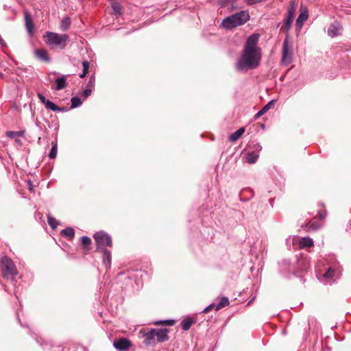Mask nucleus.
<instances>
[{
    "mask_svg": "<svg viewBox=\"0 0 351 351\" xmlns=\"http://www.w3.org/2000/svg\"><path fill=\"white\" fill-rule=\"evenodd\" d=\"M259 36L258 34H253L247 38L241 56L236 63L235 68L237 71L254 69L259 65L262 58L261 49L258 47Z\"/></svg>",
    "mask_w": 351,
    "mask_h": 351,
    "instance_id": "1",
    "label": "nucleus"
},
{
    "mask_svg": "<svg viewBox=\"0 0 351 351\" xmlns=\"http://www.w3.org/2000/svg\"><path fill=\"white\" fill-rule=\"evenodd\" d=\"M167 328H143L139 331V335L143 338V343L147 346L154 347L157 343L164 342L169 339Z\"/></svg>",
    "mask_w": 351,
    "mask_h": 351,
    "instance_id": "2",
    "label": "nucleus"
},
{
    "mask_svg": "<svg viewBox=\"0 0 351 351\" xmlns=\"http://www.w3.org/2000/svg\"><path fill=\"white\" fill-rule=\"evenodd\" d=\"M279 266L280 272L287 278H290L291 275L298 276L306 268L304 261L302 259L293 263L285 259L279 263Z\"/></svg>",
    "mask_w": 351,
    "mask_h": 351,
    "instance_id": "3",
    "label": "nucleus"
},
{
    "mask_svg": "<svg viewBox=\"0 0 351 351\" xmlns=\"http://www.w3.org/2000/svg\"><path fill=\"white\" fill-rule=\"evenodd\" d=\"M45 43L50 47L65 49L69 41V36L66 34H60L52 32H46L43 36Z\"/></svg>",
    "mask_w": 351,
    "mask_h": 351,
    "instance_id": "4",
    "label": "nucleus"
},
{
    "mask_svg": "<svg viewBox=\"0 0 351 351\" xmlns=\"http://www.w3.org/2000/svg\"><path fill=\"white\" fill-rule=\"evenodd\" d=\"M341 271L342 268L339 263H335L329 266L324 274L317 275V278L324 285H330L340 278Z\"/></svg>",
    "mask_w": 351,
    "mask_h": 351,
    "instance_id": "5",
    "label": "nucleus"
},
{
    "mask_svg": "<svg viewBox=\"0 0 351 351\" xmlns=\"http://www.w3.org/2000/svg\"><path fill=\"white\" fill-rule=\"evenodd\" d=\"M250 19L247 11H241L225 18L222 21V26L228 29H231L245 23Z\"/></svg>",
    "mask_w": 351,
    "mask_h": 351,
    "instance_id": "6",
    "label": "nucleus"
},
{
    "mask_svg": "<svg viewBox=\"0 0 351 351\" xmlns=\"http://www.w3.org/2000/svg\"><path fill=\"white\" fill-rule=\"evenodd\" d=\"M0 267L2 276L5 279L14 280L18 275V270L14 263L7 256L1 258Z\"/></svg>",
    "mask_w": 351,
    "mask_h": 351,
    "instance_id": "7",
    "label": "nucleus"
},
{
    "mask_svg": "<svg viewBox=\"0 0 351 351\" xmlns=\"http://www.w3.org/2000/svg\"><path fill=\"white\" fill-rule=\"evenodd\" d=\"M93 238L97 245V250H103L106 247L112 245L110 236L103 231L96 232L93 235Z\"/></svg>",
    "mask_w": 351,
    "mask_h": 351,
    "instance_id": "8",
    "label": "nucleus"
},
{
    "mask_svg": "<svg viewBox=\"0 0 351 351\" xmlns=\"http://www.w3.org/2000/svg\"><path fill=\"white\" fill-rule=\"evenodd\" d=\"M295 13V1L291 0L290 5L288 8L287 16L284 19L283 25L281 26L280 29L283 32H288L290 29L293 23Z\"/></svg>",
    "mask_w": 351,
    "mask_h": 351,
    "instance_id": "9",
    "label": "nucleus"
},
{
    "mask_svg": "<svg viewBox=\"0 0 351 351\" xmlns=\"http://www.w3.org/2000/svg\"><path fill=\"white\" fill-rule=\"evenodd\" d=\"M308 10L306 6L301 5L300 8V14L295 22V29L297 31H300L304 23L308 19Z\"/></svg>",
    "mask_w": 351,
    "mask_h": 351,
    "instance_id": "10",
    "label": "nucleus"
},
{
    "mask_svg": "<svg viewBox=\"0 0 351 351\" xmlns=\"http://www.w3.org/2000/svg\"><path fill=\"white\" fill-rule=\"evenodd\" d=\"M291 47L289 46L288 40L286 38L282 45V63L288 65L292 62Z\"/></svg>",
    "mask_w": 351,
    "mask_h": 351,
    "instance_id": "11",
    "label": "nucleus"
},
{
    "mask_svg": "<svg viewBox=\"0 0 351 351\" xmlns=\"http://www.w3.org/2000/svg\"><path fill=\"white\" fill-rule=\"evenodd\" d=\"M114 347L119 351H126L132 346V342L127 338H120L113 343Z\"/></svg>",
    "mask_w": 351,
    "mask_h": 351,
    "instance_id": "12",
    "label": "nucleus"
},
{
    "mask_svg": "<svg viewBox=\"0 0 351 351\" xmlns=\"http://www.w3.org/2000/svg\"><path fill=\"white\" fill-rule=\"evenodd\" d=\"M34 55L38 59L45 62H49L51 60L49 52L47 51V49H45L44 48H40V49H35Z\"/></svg>",
    "mask_w": 351,
    "mask_h": 351,
    "instance_id": "13",
    "label": "nucleus"
},
{
    "mask_svg": "<svg viewBox=\"0 0 351 351\" xmlns=\"http://www.w3.org/2000/svg\"><path fill=\"white\" fill-rule=\"evenodd\" d=\"M25 23L29 35L32 36L34 34V24L31 15L27 12L25 13Z\"/></svg>",
    "mask_w": 351,
    "mask_h": 351,
    "instance_id": "14",
    "label": "nucleus"
},
{
    "mask_svg": "<svg viewBox=\"0 0 351 351\" xmlns=\"http://www.w3.org/2000/svg\"><path fill=\"white\" fill-rule=\"evenodd\" d=\"M341 27L338 23H332L328 28V34L331 37H335L340 34Z\"/></svg>",
    "mask_w": 351,
    "mask_h": 351,
    "instance_id": "15",
    "label": "nucleus"
},
{
    "mask_svg": "<svg viewBox=\"0 0 351 351\" xmlns=\"http://www.w3.org/2000/svg\"><path fill=\"white\" fill-rule=\"evenodd\" d=\"M276 103V100H271L268 102L262 109H261L254 116V119H257L264 114H265L269 110L272 108L274 106Z\"/></svg>",
    "mask_w": 351,
    "mask_h": 351,
    "instance_id": "16",
    "label": "nucleus"
},
{
    "mask_svg": "<svg viewBox=\"0 0 351 351\" xmlns=\"http://www.w3.org/2000/svg\"><path fill=\"white\" fill-rule=\"evenodd\" d=\"M91 239L90 238L84 236L81 238V244L82 250L85 253L89 252L91 249Z\"/></svg>",
    "mask_w": 351,
    "mask_h": 351,
    "instance_id": "17",
    "label": "nucleus"
},
{
    "mask_svg": "<svg viewBox=\"0 0 351 351\" xmlns=\"http://www.w3.org/2000/svg\"><path fill=\"white\" fill-rule=\"evenodd\" d=\"M313 245V241L310 237H302L299 241V247L300 249L308 248Z\"/></svg>",
    "mask_w": 351,
    "mask_h": 351,
    "instance_id": "18",
    "label": "nucleus"
},
{
    "mask_svg": "<svg viewBox=\"0 0 351 351\" xmlns=\"http://www.w3.org/2000/svg\"><path fill=\"white\" fill-rule=\"evenodd\" d=\"M195 322V319L189 317H186L180 323V326L183 330H188L191 325Z\"/></svg>",
    "mask_w": 351,
    "mask_h": 351,
    "instance_id": "19",
    "label": "nucleus"
},
{
    "mask_svg": "<svg viewBox=\"0 0 351 351\" xmlns=\"http://www.w3.org/2000/svg\"><path fill=\"white\" fill-rule=\"evenodd\" d=\"M60 234L68 240H72L75 237V230L73 228L69 227L62 230Z\"/></svg>",
    "mask_w": 351,
    "mask_h": 351,
    "instance_id": "20",
    "label": "nucleus"
},
{
    "mask_svg": "<svg viewBox=\"0 0 351 351\" xmlns=\"http://www.w3.org/2000/svg\"><path fill=\"white\" fill-rule=\"evenodd\" d=\"M244 132H245V128L242 127V128H239V130H237L234 133H232L229 136V140L232 142H234V141H237L243 134Z\"/></svg>",
    "mask_w": 351,
    "mask_h": 351,
    "instance_id": "21",
    "label": "nucleus"
},
{
    "mask_svg": "<svg viewBox=\"0 0 351 351\" xmlns=\"http://www.w3.org/2000/svg\"><path fill=\"white\" fill-rule=\"evenodd\" d=\"M71 24V18L69 16L64 17L61 21L60 29L62 31H67L70 28Z\"/></svg>",
    "mask_w": 351,
    "mask_h": 351,
    "instance_id": "22",
    "label": "nucleus"
},
{
    "mask_svg": "<svg viewBox=\"0 0 351 351\" xmlns=\"http://www.w3.org/2000/svg\"><path fill=\"white\" fill-rule=\"evenodd\" d=\"M258 158V154L254 152H248L245 156L246 161L248 163H255Z\"/></svg>",
    "mask_w": 351,
    "mask_h": 351,
    "instance_id": "23",
    "label": "nucleus"
},
{
    "mask_svg": "<svg viewBox=\"0 0 351 351\" xmlns=\"http://www.w3.org/2000/svg\"><path fill=\"white\" fill-rule=\"evenodd\" d=\"M56 90H61V89L64 88L66 86V78L64 76L56 78Z\"/></svg>",
    "mask_w": 351,
    "mask_h": 351,
    "instance_id": "24",
    "label": "nucleus"
},
{
    "mask_svg": "<svg viewBox=\"0 0 351 351\" xmlns=\"http://www.w3.org/2000/svg\"><path fill=\"white\" fill-rule=\"evenodd\" d=\"M103 262L104 264L106 265V267L109 266L111 263V254L110 252L108 250H103Z\"/></svg>",
    "mask_w": 351,
    "mask_h": 351,
    "instance_id": "25",
    "label": "nucleus"
},
{
    "mask_svg": "<svg viewBox=\"0 0 351 351\" xmlns=\"http://www.w3.org/2000/svg\"><path fill=\"white\" fill-rule=\"evenodd\" d=\"M230 304L229 300L227 297H222L219 302L216 305V311H218L225 306H228Z\"/></svg>",
    "mask_w": 351,
    "mask_h": 351,
    "instance_id": "26",
    "label": "nucleus"
},
{
    "mask_svg": "<svg viewBox=\"0 0 351 351\" xmlns=\"http://www.w3.org/2000/svg\"><path fill=\"white\" fill-rule=\"evenodd\" d=\"M45 108L47 109H49V110H53L54 112H56V111H62V109L60 107H58L57 105H56L53 102L48 100L47 101H46V104L45 105Z\"/></svg>",
    "mask_w": 351,
    "mask_h": 351,
    "instance_id": "27",
    "label": "nucleus"
},
{
    "mask_svg": "<svg viewBox=\"0 0 351 351\" xmlns=\"http://www.w3.org/2000/svg\"><path fill=\"white\" fill-rule=\"evenodd\" d=\"M82 65H83V72L80 75V77L81 78H84L87 75L88 72L89 67H90V63L88 61H84L82 62Z\"/></svg>",
    "mask_w": 351,
    "mask_h": 351,
    "instance_id": "28",
    "label": "nucleus"
},
{
    "mask_svg": "<svg viewBox=\"0 0 351 351\" xmlns=\"http://www.w3.org/2000/svg\"><path fill=\"white\" fill-rule=\"evenodd\" d=\"M112 8L113 10L114 14L116 15H120L121 12V6L117 2H114L112 3Z\"/></svg>",
    "mask_w": 351,
    "mask_h": 351,
    "instance_id": "29",
    "label": "nucleus"
},
{
    "mask_svg": "<svg viewBox=\"0 0 351 351\" xmlns=\"http://www.w3.org/2000/svg\"><path fill=\"white\" fill-rule=\"evenodd\" d=\"M58 146L56 143L53 144V146L51 149V151L49 154V157L50 158H55L57 155Z\"/></svg>",
    "mask_w": 351,
    "mask_h": 351,
    "instance_id": "30",
    "label": "nucleus"
},
{
    "mask_svg": "<svg viewBox=\"0 0 351 351\" xmlns=\"http://www.w3.org/2000/svg\"><path fill=\"white\" fill-rule=\"evenodd\" d=\"M71 107L76 108L82 104V101L79 97H74L71 98Z\"/></svg>",
    "mask_w": 351,
    "mask_h": 351,
    "instance_id": "31",
    "label": "nucleus"
},
{
    "mask_svg": "<svg viewBox=\"0 0 351 351\" xmlns=\"http://www.w3.org/2000/svg\"><path fill=\"white\" fill-rule=\"evenodd\" d=\"M48 223L51 226V228L53 229L56 228V227L58 224L57 220L55 218L51 217H48Z\"/></svg>",
    "mask_w": 351,
    "mask_h": 351,
    "instance_id": "32",
    "label": "nucleus"
},
{
    "mask_svg": "<svg viewBox=\"0 0 351 351\" xmlns=\"http://www.w3.org/2000/svg\"><path fill=\"white\" fill-rule=\"evenodd\" d=\"M319 228V225L315 221H310L308 225V230H315Z\"/></svg>",
    "mask_w": 351,
    "mask_h": 351,
    "instance_id": "33",
    "label": "nucleus"
},
{
    "mask_svg": "<svg viewBox=\"0 0 351 351\" xmlns=\"http://www.w3.org/2000/svg\"><path fill=\"white\" fill-rule=\"evenodd\" d=\"M92 90L93 89H91V88H87L82 92V96L84 97V99L87 98L91 95Z\"/></svg>",
    "mask_w": 351,
    "mask_h": 351,
    "instance_id": "34",
    "label": "nucleus"
},
{
    "mask_svg": "<svg viewBox=\"0 0 351 351\" xmlns=\"http://www.w3.org/2000/svg\"><path fill=\"white\" fill-rule=\"evenodd\" d=\"M21 133V132L8 131L6 132V136L9 138H14L16 135H20Z\"/></svg>",
    "mask_w": 351,
    "mask_h": 351,
    "instance_id": "35",
    "label": "nucleus"
},
{
    "mask_svg": "<svg viewBox=\"0 0 351 351\" xmlns=\"http://www.w3.org/2000/svg\"><path fill=\"white\" fill-rule=\"evenodd\" d=\"M95 77L91 76L89 80L88 84L87 85V88H91V89H93L94 86H95Z\"/></svg>",
    "mask_w": 351,
    "mask_h": 351,
    "instance_id": "36",
    "label": "nucleus"
},
{
    "mask_svg": "<svg viewBox=\"0 0 351 351\" xmlns=\"http://www.w3.org/2000/svg\"><path fill=\"white\" fill-rule=\"evenodd\" d=\"M266 0H245L248 5H254L265 1Z\"/></svg>",
    "mask_w": 351,
    "mask_h": 351,
    "instance_id": "37",
    "label": "nucleus"
},
{
    "mask_svg": "<svg viewBox=\"0 0 351 351\" xmlns=\"http://www.w3.org/2000/svg\"><path fill=\"white\" fill-rule=\"evenodd\" d=\"M167 324V325H169V326H173V324H174V320H166V321H163V322H156L155 324Z\"/></svg>",
    "mask_w": 351,
    "mask_h": 351,
    "instance_id": "38",
    "label": "nucleus"
},
{
    "mask_svg": "<svg viewBox=\"0 0 351 351\" xmlns=\"http://www.w3.org/2000/svg\"><path fill=\"white\" fill-rule=\"evenodd\" d=\"M38 97L40 99V101L44 104L45 105L46 104V101H48V99H47L42 94H38Z\"/></svg>",
    "mask_w": 351,
    "mask_h": 351,
    "instance_id": "39",
    "label": "nucleus"
},
{
    "mask_svg": "<svg viewBox=\"0 0 351 351\" xmlns=\"http://www.w3.org/2000/svg\"><path fill=\"white\" fill-rule=\"evenodd\" d=\"M214 307L216 308V306L214 304H210L209 306H208L207 307H206L204 310H203V313H207L208 312L210 309L213 308Z\"/></svg>",
    "mask_w": 351,
    "mask_h": 351,
    "instance_id": "40",
    "label": "nucleus"
},
{
    "mask_svg": "<svg viewBox=\"0 0 351 351\" xmlns=\"http://www.w3.org/2000/svg\"><path fill=\"white\" fill-rule=\"evenodd\" d=\"M318 214H319V217L321 219H324L326 216V210L319 211Z\"/></svg>",
    "mask_w": 351,
    "mask_h": 351,
    "instance_id": "41",
    "label": "nucleus"
},
{
    "mask_svg": "<svg viewBox=\"0 0 351 351\" xmlns=\"http://www.w3.org/2000/svg\"><path fill=\"white\" fill-rule=\"evenodd\" d=\"M255 149L256 151L259 152L262 149V146L260 145V143H256L254 145Z\"/></svg>",
    "mask_w": 351,
    "mask_h": 351,
    "instance_id": "42",
    "label": "nucleus"
},
{
    "mask_svg": "<svg viewBox=\"0 0 351 351\" xmlns=\"http://www.w3.org/2000/svg\"><path fill=\"white\" fill-rule=\"evenodd\" d=\"M27 184H28V188H29V191H33V184H32V182L29 180L27 182Z\"/></svg>",
    "mask_w": 351,
    "mask_h": 351,
    "instance_id": "43",
    "label": "nucleus"
},
{
    "mask_svg": "<svg viewBox=\"0 0 351 351\" xmlns=\"http://www.w3.org/2000/svg\"><path fill=\"white\" fill-rule=\"evenodd\" d=\"M245 191H246L250 192V193H252V196H253V195H254V193H253V191H252V189H245Z\"/></svg>",
    "mask_w": 351,
    "mask_h": 351,
    "instance_id": "44",
    "label": "nucleus"
},
{
    "mask_svg": "<svg viewBox=\"0 0 351 351\" xmlns=\"http://www.w3.org/2000/svg\"><path fill=\"white\" fill-rule=\"evenodd\" d=\"M52 74V75H56V73H51L50 75Z\"/></svg>",
    "mask_w": 351,
    "mask_h": 351,
    "instance_id": "45",
    "label": "nucleus"
}]
</instances>
